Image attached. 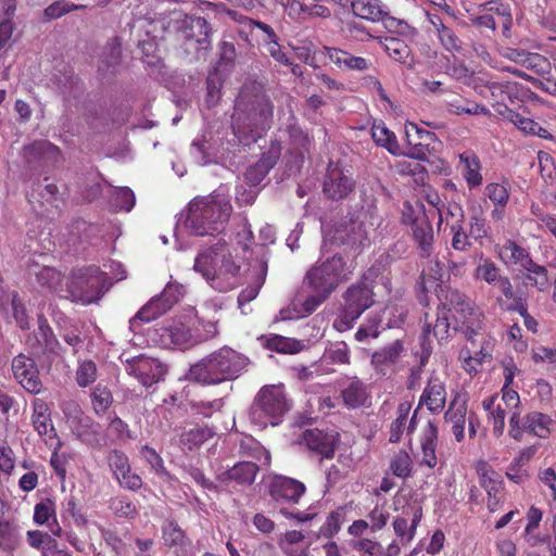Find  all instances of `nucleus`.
<instances>
[{
  "label": "nucleus",
  "mask_w": 556,
  "mask_h": 556,
  "mask_svg": "<svg viewBox=\"0 0 556 556\" xmlns=\"http://www.w3.org/2000/svg\"><path fill=\"white\" fill-rule=\"evenodd\" d=\"M430 271L431 274L427 275L425 270H422L416 282L415 291L419 304L422 306H428V292L432 288L439 287V305L447 314L454 313L453 317L456 324H459L463 328H465L468 340H472V336L477 334L478 331L482 328L484 318L482 311L468 295L458 289L438 285V280L441 278V268L438 261L430 267Z\"/></svg>",
  "instance_id": "f257e3e1"
},
{
  "label": "nucleus",
  "mask_w": 556,
  "mask_h": 556,
  "mask_svg": "<svg viewBox=\"0 0 556 556\" xmlns=\"http://www.w3.org/2000/svg\"><path fill=\"white\" fill-rule=\"evenodd\" d=\"M274 105L258 84L244 85L236 100L231 127L236 136L262 135L270 128Z\"/></svg>",
  "instance_id": "f03ea898"
},
{
  "label": "nucleus",
  "mask_w": 556,
  "mask_h": 556,
  "mask_svg": "<svg viewBox=\"0 0 556 556\" xmlns=\"http://www.w3.org/2000/svg\"><path fill=\"white\" fill-rule=\"evenodd\" d=\"M379 283L388 291L391 290V281L383 274V267L372 265L358 281L352 283L343 292L340 313L333 324L336 329L343 332L353 328L363 313L375 304L374 289Z\"/></svg>",
  "instance_id": "7ed1b4c3"
},
{
  "label": "nucleus",
  "mask_w": 556,
  "mask_h": 556,
  "mask_svg": "<svg viewBox=\"0 0 556 556\" xmlns=\"http://www.w3.org/2000/svg\"><path fill=\"white\" fill-rule=\"evenodd\" d=\"M193 267L219 292L237 288L242 280L240 265L235 262L226 242L222 240L200 252Z\"/></svg>",
  "instance_id": "20e7f679"
},
{
  "label": "nucleus",
  "mask_w": 556,
  "mask_h": 556,
  "mask_svg": "<svg viewBox=\"0 0 556 556\" xmlns=\"http://www.w3.org/2000/svg\"><path fill=\"white\" fill-rule=\"evenodd\" d=\"M351 273L344 258L338 254L312 266L304 278V285L313 292L304 302L305 311L313 313Z\"/></svg>",
  "instance_id": "39448f33"
},
{
  "label": "nucleus",
  "mask_w": 556,
  "mask_h": 556,
  "mask_svg": "<svg viewBox=\"0 0 556 556\" xmlns=\"http://www.w3.org/2000/svg\"><path fill=\"white\" fill-rule=\"evenodd\" d=\"M249 359L237 351L224 346L200 362L188 372L191 381L202 384H218L238 378L245 369Z\"/></svg>",
  "instance_id": "423d86ee"
},
{
  "label": "nucleus",
  "mask_w": 556,
  "mask_h": 556,
  "mask_svg": "<svg viewBox=\"0 0 556 556\" xmlns=\"http://www.w3.org/2000/svg\"><path fill=\"white\" fill-rule=\"evenodd\" d=\"M232 206L219 195L195 198L189 203L186 225L198 236L219 233L228 222Z\"/></svg>",
  "instance_id": "0eeeda50"
},
{
  "label": "nucleus",
  "mask_w": 556,
  "mask_h": 556,
  "mask_svg": "<svg viewBox=\"0 0 556 556\" xmlns=\"http://www.w3.org/2000/svg\"><path fill=\"white\" fill-rule=\"evenodd\" d=\"M106 273L99 266L74 268L67 280V298L90 304L102 298L105 291Z\"/></svg>",
  "instance_id": "6e6552de"
},
{
  "label": "nucleus",
  "mask_w": 556,
  "mask_h": 556,
  "mask_svg": "<svg viewBox=\"0 0 556 556\" xmlns=\"http://www.w3.org/2000/svg\"><path fill=\"white\" fill-rule=\"evenodd\" d=\"M290 409V403L282 384L264 386L256 394L251 414L255 422L266 426L278 425Z\"/></svg>",
  "instance_id": "1a4fd4ad"
},
{
  "label": "nucleus",
  "mask_w": 556,
  "mask_h": 556,
  "mask_svg": "<svg viewBox=\"0 0 556 556\" xmlns=\"http://www.w3.org/2000/svg\"><path fill=\"white\" fill-rule=\"evenodd\" d=\"M433 217L434 211H427L420 201H407L403 205L402 222L410 227L413 239L422 258L429 257L433 250Z\"/></svg>",
  "instance_id": "9d476101"
},
{
  "label": "nucleus",
  "mask_w": 556,
  "mask_h": 556,
  "mask_svg": "<svg viewBox=\"0 0 556 556\" xmlns=\"http://www.w3.org/2000/svg\"><path fill=\"white\" fill-rule=\"evenodd\" d=\"M555 431L556 419L542 412H529L522 418L519 412H514L509 418L508 434L518 442L522 441L525 432L547 439Z\"/></svg>",
  "instance_id": "9b49d317"
},
{
  "label": "nucleus",
  "mask_w": 556,
  "mask_h": 556,
  "mask_svg": "<svg viewBox=\"0 0 556 556\" xmlns=\"http://www.w3.org/2000/svg\"><path fill=\"white\" fill-rule=\"evenodd\" d=\"M476 471L480 486L488 495L486 506L491 513L496 511L505 500V484L502 476L485 460H479Z\"/></svg>",
  "instance_id": "f8f14e48"
},
{
  "label": "nucleus",
  "mask_w": 556,
  "mask_h": 556,
  "mask_svg": "<svg viewBox=\"0 0 556 556\" xmlns=\"http://www.w3.org/2000/svg\"><path fill=\"white\" fill-rule=\"evenodd\" d=\"M125 370L148 388L163 379L166 366L157 358L140 354L126 361Z\"/></svg>",
  "instance_id": "ddd939ff"
},
{
  "label": "nucleus",
  "mask_w": 556,
  "mask_h": 556,
  "mask_svg": "<svg viewBox=\"0 0 556 556\" xmlns=\"http://www.w3.org/2000/svg\"><path fill=\"white\" fill-rule=\"evenodd\" d=\"M305 492L303 482L286 476H275L268 485L269 496L279 508L299 504Z\"/></svg>",
  "instance_id": "4468645a"
},
{
  "label": "nucleus",
  "mask_w": 556,
  "mask_h": 556,
  "mask_svg": "<svg viewBox=\"0 0 556 556\" xmlns=\"http://www.w3.org/2000/svg\"><path fill=\"white\" fill-rule=\"evenodd\" d=\"M340 438L336 431H326L318 428L306 429L301 435V443L307 450L319 456L320 459H332L339 446Z\"/></svg>",
  "instance_id": "2eb2a0df"
},
{
  "label": "nucleus",
  "mask_w": 556,
  "mask_h": 556,
  "mask_svg": "<svg viewBox=\"0 0 556 556\" xmlns=\"http://www.w3.org/2000/svg\"><path fill=\"white\" fill-rule=\"evenodd\" d=\"M25 162L34 168H52L60 164L62 153L58 146L48 140H37L23 149Z\"/></svg>",
  "instance_id": "dca6fc26"
},
{
  "label": "nucleus",
  "mask_w": 556,
  "mask_h": 556,
  "mask_svg": "<svg viewBox=\"0 0 556 556\" xmlns=\"http://www.w3.org/2000/svg\"><path fill=\"white\" fill-rule=\"evenodd\" d=\"M25 342L35 356L58 354L60 348V343L43 315L38 317L37 329L27 336Z\"/></svg>",
  "instance_id": "f3484780"
},
{
  "label": "nucleus",
  "mask_w": 556,
  "mask_h": 556,
  "mask_svg": "<svg viewBox=\"0 0 556 556\" xmlns=\"http://www.w3.org/2000/svg\"><path fill=\"white\" fill-rule=\"evenodd\" d=\"M12 371L15 379L29 393L38 394L41 390L39 370L35 361L24 354H18L12 361Z\"/></svg>",
  "instance_id": "a211bd4d"
},
{
  "label": "nucleus",
  "mask_w": 556,
  "mask_h": 556,
  "mask_svg": "<svg viewBox=\"0 0 556 556\" xmlns=\"http://www.w3.org/2000/svg\"><path fill=\"white\" fill-rule=\"evenodd\" d=\"M355 188L352 176L339 167H330L324 180V193L327 198L339 201L345 199Z\"/></svg>",
  "instance_id": "6ab92c4d"
},
{
  "label": "nucleus",
  "mask_w": 556,
  "mask_h": 556,
  "mask_svg": "<svg viewBox=\"0 0 556 556\" xmlns=\"http://www.w3.org/2000/svg\"><path fill=\"white\" fill-rule=\"evenodd\" d=\"M351 7L356 16L370 22L383 21L388 28L395 27V30L401 31L406 26L405 23L387 16L380 0H353Z\"/></svg>",
  "instance_id": "aec40b11"
},
{
  "label": "nucleus",
  "mask_w": 556,
  "mask_h": 556,
  "mask_svg": "<svg viewBox=\"0 0 556 556\" xmlns=\"http://www.w3.org/2000/svg\"><path fill=\"white\" fill-rule=\"evenodd\" d=\"M446 386L445 381L437 375H431L419 397L418 406H426L432 414H440L446 404Z\"/></svg>",
  "instance_id": "412c9836"
},
{
  "label": "nucleus",
  "mask_w": 556,
  "mask_h": 556,
  "mask_svg": "<svg viewBox=\"0 0 556 556\" xmlns=\"http://www.w3.org/2000/svg\"><path fill=\"white\" fill-rule=\"evenodd\" d=\"M260 467L253 462H239L231 468L217 475L216 480L223 486L232 483L241 486H250L254 483Z\"/></svg>",
  "instance_id": "4be33fe9"
},
{
  "label": "nucleus",
  "mask_w": 556,
  "mask_h": 556,
  "mask_svg": "<svg viewBox=\"0 0 556 556\" xmlns=\"http://www.w3.org/2000/svg\"><path fill=\"white\" fill-rule=\"evenodd\" d=\"M162 542L176 556H187L191 540L186 531L174 519H166L162 527Z\"/></svg>",
  "instance_id": "5701e85b"
},
{
  "label": "nucleus",
  "mask_w": 556,
  "mask_h": 556,
  "mask_svg": "<svg viewBox=\"0 0 556 556\" xmlns=\"http://www.w3.org/2000/svg\"><path fill=\"white\" fill-rule=\"evenodd\" d=\"M325 53L329 60L341 71L366 72L372 67V62L370 59L355 55L350 51L340 48L325 47Z\"/></svg>",
  "instance_id": "b1692460"
},
{
  "label": "nucleus",
  "mask_w": 556,
  "mask_h": 556,
  "mask_svg": "<svg viewBox=\"0 0 556 556\" xmlns=\"http://www.w3.org/2000/svg\"><path fill=\"white\" fill-rule=\"evenodd\" d=\"M402 340H394L390 344L375 351L371 354V365L378 374L387 376L392 371L393 366L400 361L404 352Z\"/></svg>",
  "instance_id": "393cba45"
},
{
  "label": "nucleus",
  "mask_w": 556,
  "mask_h": 556,
  "mask_svg": "<svg viewBox=\"0 0 556 556\" xmlns=\"http://www.w3.org/2000/svg\"><path fill=\"white\" fill-rule=\"evenodd\" d=\"M280 154V147L278 144H271L269 149L262 154L261 159L247 169L244 174L247 182L253 187L258 186L277 164Z\"/></svg>",
  "instance_id": "a878e982"
},
{
  "label": "nucleus",
  "mask_w": 556,
  "mask_h": 556,
  "mask_svg": "<svg viewBox=\"0 0 556 556\" xmlns=\"http://www.w3.org/2000/svg\"><path fill=\"white\" fill-rule=\"evenodd\" d=\"M33 520L38 526H47L52 535L59 538L63 535L56 518V505L51 498H43L35 505Z\"/></svg>",
  "instance_id": "bb28decb"
},
{
  "label": "nucleus",
  "mask_w": 556,
  "mask_h": 556,
  "mask_svg": "<svg viewBox=\"0 0 556 556\" xmlns=\"http://www.w3.org/2000/svg\"><path fill=\"white\" fill-rule=\"evenodd\" d=\"M412 405L409 402H401L396 407V417L390 425L389 441L391 443H397L401 441L404 431L410 434L416 429V414L415 412L408 421V416Z\"/></svg>",
  "instance_id": "cd10ccee"
},
{
  "label": "nucleus",
  "mask_w": 556,
  "mask_h": 556,
  "mask_svg": "<svg viewBox=\"0 0 556 556\" xmlns=\"http://www.w3.org/2000/svg\"><path fill=\"white\" fill-rule=\"evenodd\" d=\"M488 88L492 106L498 114L506 116L511 111L508 105L514 103L511 96L517 90V84L494 81Z\"/></svg>",
  "instance_id": "c85d7f7f"
},
{
  "label": "nucleus",
  "mask_w": 556,
  "mask_h": 556,
  "mask_svg": "<svg viewBox=\"0 0 556 556\" xmlns=\"http://www.w3.org/2000/svg\"><path fill=\"white\" fill-rule=\"evenodd\" d=\"M341 397L344 406L350 409L365 406L370 400L367 384L354 377L341 389Z\"/></svg>",
  "instance_id": "c756f323"
},
{
  "label": "nucleus",
  "mask_w": 556,
  "mask_h": 556,
  "mask_svg": "<svg viewBox=\"0 0 556 556\" xmlns=\"http://www.w3.org/2000/svg\"><path fill=\"white\" fill-rule=\"evenodd\" d=\"M31 421L38 434L40 437H45L46 439L55 438L56 432L51 420L50 407L47 402L41 399H35L31 402Z\"/></svg>",
  "instance_id": "7c9ffc66"
},
{
  "label": "nucleus",
  "mask_w": 556,
  "mask_h": 556,
  "mask_svg": "<svg viewBox=\"0 0 556 556\" xmlns=\"http://www.w3.org/2000/svg\"><path fill=\"white\" fill-rule=\"evenodd\" d=\"M438 427L433 421H428L422 430L420 439L421 460L420 466H427L433 469L438 464L437 444H438Z\"/></svg>",
  "instance_id": "2f4dec72"
},
{
  "label": "nucleus",
  "mask_w": 556,
  "mask_h": 556,
  "mask_svg": "<svg viewBox=\"0 0 556 556\" xmlns=\"http://www.w3.org/2000/svg\"><path fill=\"white\" fill-rule=\"evenodd\" d=\"M433 316L429 313L424 314V337L429 340V336L432 333L438 341L446 340L450 337L451 323L447 313L439 305L437 313Z\"/></svg>",
  "instance_id": "473e14b6"
},
{
  "label": "nucleus",
  "mask_w": 556,
  "mask_h": 556,
  "mask_svg": "<svg viewBox=\"0 0 556 556\" xmlns=\"http://www.w3.org/2000/svg\"><path fill=\"white\" fill-rule=\"evenodd\" d=\"M485 197L492 202L494 208L491 211V218L500 222L505 216V210L509 201V188L505 184L490 182L484 188Z\"/></svg>",
  "instance_id": "72a5a7b5"
},
{
  "label": "nucleus",
  "mask_w": 556,
  "mask_h": 556,
  "mask_svg": "<svg viewBox=\"0 0 556 556\" xmlns=\"http://www.w3.org/2000/svg\"><path fill=\"white\" fill-rule=\"evenodd\" d=\"M277 545L286 556H308L309 545L302 531L288 530L277 539Z\"/></svg>",
  "instance_id": "f704fd0d"
},
{
  "label": "nucleus",
  "mask_w": 556,
  "mask_h": 556,
  "mask_svg": "<svg viewBox=\"0 0 556 556\" xmlns=\"http://www.w3.org/2000/svg\"><path fill=\"white\" fill-rule=\"evenodd\" d=\"M459 163L462 166V175L470 190L480 187L483 181L481 174V162L478 155L467 150L459 154Z\"/></svg>",
  "instance_id": "c9c22d12"
},
{
  "label": "nucleus",
  "mask_w": 556,
  "mask_h": 556,
  "mask_svg": "<svg viewBox=\"0 0 556 556\" xmlns=\"http://www.w3.org/2000/svg\"><path fill=\"white\" fill-rule=\"evenodd\" d=\"M380 42L390 59L405 65L407 68L414 67L415 56L410 47L403 39L386 37Z\"/></svg>",
  "instance_id": "e433bc0d"
},
{
  "label": "nucleus",
  "mask_w": 556,
  "mask_h": 556,
  "mask_svg": "<svg viewBox=\"0 0 556 556\" xmlns=\"http://www.w3.org/2000/svg\"><path fill=\"white\" fill-rule=\"evenodd\" d=\"M466 416L467 403L466 401H460V396L456 395L445 412V419L452 424V433L457 442H462L465 439Z\"/></svg>",
  "instance_id": "4c0bfd02"
},
{
  "label": "nucleus",
  "mask_w": 556,
  "mask_h": 556,
  "mask_svg": "<svg viewBox=\"0 0 556 556\" xmlns=\"http://www.w3.org/2000/svg\"><path fill=\"white\" fill-rule=\"evenodd\" d=\"M535 446H528L522 448L507 467V479L516 484H523L530 477L528 470L525 467L535 455Z\"/></svg>",
  "instance_id": "58836bf2"
},
{
  "label": "nucleus",
  "mask_w": 556,
  "mask_h": 556,
  "mask_svg": "<svg viewBox=\"0 0 556 556\" xmlns=\"http://www.w3.org/2000/svg\"><path fill=\"white\" fill-rule=\"evenodd\" d=\"M482 407L488 413V424L492 426L494 437L500 438L505 430L506 409L497 396H489L482 401Z\"/></svg>",
  "instance_id": "ea45409f"
},
{
  "label": "nucleus",
  "mask_w": 556,
  "mask_h": 556,
  "mask_svg": "<svg viewBox=\"0 0 556 556\" xmlns=\"http://www.w3.org/2000/svg\"><path fill=\"white\" fill-rule=\"evenodd\" d=\"M490 13L494 18V30L501 29L503 37L509 39L511 37L513 14L509 4L500 0L488 1Z\"/></svg>",
  "instance_id": "a19ab883"
},
{
  "label": "nucleus",
  "mask_w": 556,
  "mask_h": 556,
  "mask_svg": "<svg viewBox=\"0 0 556 556\" xmlns=\"http://www.w3.org/2000/svg\"><path fill=\"white\" fill-rule=\"evenodd\" d=\"M412 521L404 517H396L393 521V529L395 534L401 539L402 543L410 542L415 536V531L422 517V508L419 505L412 506L410 508Z\"/></svg>",
  "instance_id": "79ce46f5"
},
{
  "label": "nucleus",
  "mask_w": 556,
  "mask_h": 556,
  "mask_svg": "<svg viewBox=\"0 0 556 556\" xmlns=\"http://www.w3.org/2000/svg\"><path fill=\"white\" fill-rule=\"evenodd\" d=\"M210 26L205 18L195 17L185 26L181 34L186 41L194 40L198 45L197 48H205L208 43Z\"/></svg>",
  "instance_id": "37998d69"
},
{
  "label": "nucleus",
  "mask_w": 556,
  "mask_h": 556,
  "mask_svg": "<svg viewBox=\"0 0 556 556\" xmlns=\"http://www.w3.org/2000/svg\"><path fill=\"white\" fill-rule=\"evenodd\" d=\"M212 437L213 432L208 427L195 425L181 432L179 435V444L182 450L192 451L199 448Z\"/></svg>",
  "instance_id": "c03bdc74"
},
{
  "label": "nucleus",
  "mask_w": 556,
  "mask_h": 556,
  "mask_svg": "<svg viewBox=\"0 0 556 556\" xmlns=\"http://www.w3.org/2000/svg\"><path fill=\"white\" fill-rule=\"evenodd\" d=\"M30 273L36 276L37 282L49 290L54 292H62L61 282L62 274L51 266H39L37 264L31 265Z\"/></svg>",
  "instance_id": "a18cd8bd"
},
{
  "label": "nucleus",
  "mask_w": 556,
  "mask_h": 556,
  "mask_svg": "<svg viewBox=\"0 0 556 556\" xmlns=\"http://www.w3.org/2000/svg\"><path fill=\"white\" fill-rule=\"evenodd\" d=\"M500 256L507 263L526 267L532 261L528 250L514 240H507L501 248Z\"/></svg>",
  "instance_id": "49530a36"
},
{
  "label": "nucleus",
  "mask_w": 556,
  "mask_h": 556,
  "mask_svg": "<svg viewBox=\"0 0 556 556\" xmlns=\"http://www.w3.org/2000/svg\"><path fill=\"white\" fill-rule=\"evenodd\" d=\"M346 520V508L344 506H339L336 509L331 510L327 517L325 522L320 526L318 530V536L328 539L329 541L337 535L342 525Z\"/></svg>",
  "instance_id": "de8ad7c7"
},
{
  "label": "nucleus",
  "mask_w": 556,
  "mask_h": 556,
  "mask_svg": "<svg viewBox=\"0 0 556 556\" xmlns=\"http://www.w3.org/2000/svg\"><path fill=\"white\" fill-rule=\"evenodd\" d=\"M371 137L377 146L387 149L393 155L400 154L401 149L395 134L389 130L382 122L372 125Z\"/></svg>",
  "instance_id": "09e8293b"
},
{
  "label": "nucleus",
  "mask_w": 556,
  "mask_h": 556,
  "mask_svg": "<svg viewBox=\"0 0 556 556\" xmlns=\"http://www.w3.org/2000/svg\"><path fill=\"white\" fill-rule=\"evenodd\" d=\"M506 276L502 274L501 268L490 258H481L475 269V278L485 281L488 285L495 287Z\"/></svg>",
  "instance_id": "8fccbe9b"
},
{
  "label": "nucleus",
  "mask_w": 556,
  "mask_h": 556,
  "mask_svg": "<svg viewBox=\"0 0 556 556\" xmlns=\"http://www.w3.org/2000/svg\"><path fill=\"white\" fill-rule=\"evenodd\" d=\"M495 288L502 293V298H497V303L507 312H515L517 309L515 305L519 302V299H525L521 293L514 290L507 276Z\"/></svg>",
  "instance_id": "3c124183"
},
{
  "label": "nucleus",
  "mask_w": 556,
  "mask_h": 556,
  "mask_svg": "<svg viewBox=\"0 0 556 556\" xmlns=\"http://www.w3.org/2000/svg\"><path fill=\"white\" fill-rule=\"evenodd\" d=\"M526 270V278L539 291H545L551 286L548 271L545 266L536 264L533 260L523 267Z\"/></svg>",
  "instance_id": "603ef678"
},
{
  "label": "nucleus",
  "mask_w": 556,
  "mask_h": 556,
  "mask_svg": "<svg viewBox=\"0 0 556 556\" xmlns=\"http://www.w3.org/2000/svg\"><path fill=\"white\" fill-rule=\"evenodd\" d=\"M98 378V367L92 359H78L75 372L76 383L80 388H87L96 382Z\"/></svg>",
  "instance_id": "864d4df0"
},
{
  "label": "nucleus",
  "mask_w": 556,
  "mask_h": 556,
  "mask_svg": "<svg viewBox=\"0 0 556 556\" xmlns=\"http://www.w3.org/2000/svg\"><path fill=\"white\" fill-rule=\"evenodd\" d=\"M111 511L119 518L134 519L138 515L135 503L126 495H116L109 502Z\"/></svg>",
  "instance_id": "5fc2aeb1"
},
{
  "label": "nucleus",
  "mask_w": 556,
  "mask_h": 556,
  "mask_svg": "<svg viewBox=\"0 0 556 556\" xmlns=\"http://www.w3.org/2000/svg\"><path fill=\"white\" fill-rule=\"evenodd\" d=\"M185 288L179 283H168L160 295L154 296L160 300L157 303L160 308L164 309V314L173 308L175 304L184 296Z\"/></svg>",
  "instance_id": "6e6d98bb"
},
{
  "label": "nucleus",
  "mask_w": 556,
  "mask_h": 556,
  "mask_svg": "<svg viewBox=\"0 0 556 556\" xmlns=\"http://www.w3.org/2000/svg\"><path fill=\"white\" fill-rule=\"evenodd\" d=\"M504 56L508 60L519 63L527 68H534L545 63V59L538 53H529L521 49L508 48L506 49Z\"/></svg>",
  "instance_id": "4d7b16f0"
},
{
  "label": "nucleus",
  "mask_w": 556,
  "mask_h": 556,
  "mask_svg": "<svg viewBox=\"0 0 556 556\" xmlns=\"http://www.w3.org/2000/svg\"><path fill=\"white\" fill-rule=\"evenodd\" d=\"M160 300L152 298L146 305H143L136 315L130 319V327H136L142 323H150L160 316L164 315V309L159 306Z\"/></svg>",
  "instance_id": "13d9d810"
},
{
  "label": "nucleus",
  "mask_w": 556,
  "mask_h": 556,
  "mask_svg": "<svg viewBox=\"0 0 556 556\" xmlns=\"http://www.w3.org/2000/svg\"><path fill=\"white\" fill-rule=\"evenodd\" d=\"M160 300L152 298L146 305H143L136 315L130 319V327H136L142 323H150L160 316L164 315V309L159 306Z\"/></svg>",
  "instance_id": "bf43d9fd"
},
{
  "label": "nucleus",
  "mask_w": 556,
  "mask_h": 556,
  "mask_svg": "<svg viewBox=\"0 0 556 556\" xmlns=\"http://www.w3.org/2000/svg\"><path fill=\"white\" fill-rule=\"evenodd\" d=\"M87 8V4L70 2L67 0H58L48 5L43 11L46 21H52L64 16L65 14Z\"/></svg>",
  "instance_id": "052dcab7"
},
{
  "label": "nucleus",
  "mask_w": 556,
  "mask_h": 556,
  "mask_svg": "<svg viewBox=\"0 0 556 556\" xmlns=\"http://www.w3.org/2000/svg\"><path fill=\"white\" fill-rule=\"evenodd\" d=\"M266 346L277 353H298L302 349L299 340L287 338L279 334H273L267 338Z\"/></svg>",
  "instance_id": "680f3d73"
},
{
  "label": "nucleus",
  "mask_w": 556,
  "mask_h": 556,
  "mask_svg": "<svg viewBox=\"0 0 556 556\" xmlns=\"http://www.w3.org/2000/svg\"><path fill=\"white\" fill-rule=\"evenodd\" d=\"M413 469V460L410 455L401 450L394 454L390 462V470L399 478H407L410 476Z\"/></svg>",
  "instance_id": "e2e57ef3"
},
{
  "label": "nucleus",
  "mask_w": 556,
  "mask_h": 556,
  "mask_svg": "<svg viewBox=\"0 0 556 556\" xmlns=\"http://www.w3.org/2000/svg\"><path fill=\"white\" fill-rule=\"evenodd\" d=\"M324 357L333 364H350V348L344 341L333 342L326 349Z\"/></svg>",
  "instance_id": "0e129e2a"
},
{
  "label": "nucleus",
  "mask_w": 556,
  "mask_h": 556,
  "mask_svg": "<svg viewBox=\"0 0 556 556\" xmlns=\"http://www.w3.org/2000/svg\"><path fill=\"white\" fill-rule=\"evenodd\" d=\"M135 194L132 190L128 187H122L116 189L111 200V204L115 211L129 212L135 206Z\"/></svg>",
  "instance_id": "69168bd1"
},
{
  "label": "nucleus",
  "mask_w": 556,
  "mask_h": 556,
  "mask_svg": "<svg viewBox=\"0 0 556 556\" xmlns=\"http://www.w3.org/2000/svg\"><path fill=\"white\" fill-rule=\"evenodd\" d=\"M113 396L111 391L106 387L98 384L91 393V403L94 412L100 415L104 414L111 406Z\"/></svg>",
  "instance_id": "338daca9"
},
{
  "label": "nucleus",
  "mask_w": 556,
  "mask_h": 556,
  "mask_svg": "<svg viewBox=\"0 0 556 556\" xmlns=\"http://www.w3.org/2000/svg\"><path fill=\"white\" fill-rule=\"evenodd\" d=\"M108 464L114 478L119 477L123 472H127L130 466L128 456L118 450H113L109 453Z\"/></svg>",
  "instance_id": "774afa93"
}]
</instances>
